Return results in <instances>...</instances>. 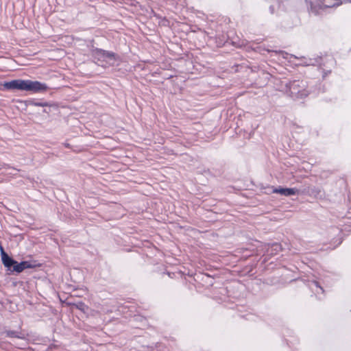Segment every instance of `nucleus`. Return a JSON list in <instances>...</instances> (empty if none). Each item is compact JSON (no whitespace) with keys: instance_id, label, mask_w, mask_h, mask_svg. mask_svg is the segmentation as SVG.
Masks as SVG:
<instances>
[{"instance_id":"nucleus-1","label":"nucleus","mask_w":351,"mask_h":351,"mask_svg":"<svg viewBox=\"0 0 351 351\" xmlns=\"http://www.w3.org/2000/svg\"><path fill=\"white\" fill-rule=\"evenodd\" d=\"M3 87L8 90H21L39 93L46 91L47 86L38 81L14 80L3 84Z\"/></svg>"},{"instance_id":"nucleus-2","label":"nucleus","mask_w":351,"mask_h":351,"mask_svg":"<svg viewBox=\"0 0 351 351\" xmlns=\"http://www.w3.org/2000/svg\"><path fill=\"white\" fill-rule=\"evenodd\" d=\"M298 190L296 189H290V188H276L273 190V193H279L284 196H291L294 195L298 193Z\"/></svg>"},{"instance_id":"nucleus-3","label":"nucleus","mask_w":351,"mask_h":351,"mask_svg":"<svg viewBox=\"0 0 351 351\" xmlns=\"http://www.w3.org/2000/svg\"><path fill=\"white\" fill-rule=\"evenodd\" d=\"M0 251L3 264L8 269H10L11 264L13 263V259L5 253L2 246H0Z\"/></svg>"},{"instance_id":"nucleus-4","label":"nucleus","mask_w":351,"mask_h":351,"mask_svg":"<svg viewBox=\"0 0 351 351\" xmlns=\"http://www.w3.org/2000/svg\"><path fill=\"white\" fill-rule=\"evenodd\" d=\"M96 54L101 56L103 58H108L110 60H115V53L112 51H105L101 49H96Z\"/></svg>"},{"instance_id":"nucleus-5","label":"nucleus","mask_w":351,"mask_h":351,"mask_svg":"<svg viewBox=\"0 0 351 351\" xmlns=\"http://www.w3.org/2000/svg\"><path fill=\"white\" fill-rule=\"evenodd\" d=\"M344 0H324V5L327 8L337 7L342 5Z\"/></svg>"},{"instance_id":"nucleus-6","label":"nucleus","mask_w":351,"mask_h":351,"mask_svg":"<svg viewBox=\"0 0 351 351\" xmlns=\"http://www.w3.org/2000/svg\"><path fill=\"white\" fill-rule=\"evenodd\" d=\"M11 267H13L12 271L17 273H20L23 271V267L21 263H18L16 261L13 260V263L11 264Z\"/></svg>"},{"instance_id":"nucleus-7","label":"nucleus","mask_w":351,"mask_h":351,"mask_svg":"<svg viewBox=\"0 0 351 351\" xmlns=\"http://www.w3.org/2000/svg\"><path fill=\"white\" fill-rule=\"evenodd\" d=\"M20 263L22 265L23 270L27 268L33 267V265L29 262H27V261H23Z\"/></svg>"},{"instance_id":"nucleus-8","label":"nucleus","mask_w":351,"mask_h":351,"mask_svg":"<svg viewBox=\"0 0 351 351\" xmlns=\"http://www.w3.org/2000/svg\"><path fill=\"white\" fill-rule=\"evenodd\" d=\"M77 307L81 310H84V305L83 304H80L77 306Z\"/></svg>"},{"instance_id":"nucleus-9","label":"nucleus","mask_w":351,"mask_h":351,"mask_svg":"<svg viewBox=\"0 0 351 351\" xmlns=\"http://www.w3.org/2000/svg\"><path fill=\"white\" fill-rule=\"evenodd\" d=\"M344 3H351V0H344Z\"/></svg>"},{"instance_id":"nucleus-10","label":"nucleus","mask_w":351,"mask_h":351,"mask_svg":"<svg viewBox=\"0 0 351 351\" xmlns=\"http://www.w3.org/2000/svg\"><path fill=\"white\" fill-rule=\"evenodd\" d=\"M12 334H13V332H8V335H11Z\"/></svg>"}]
</instances>
